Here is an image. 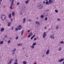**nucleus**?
Listing matches in <instances>:
<instances>
[{
    "label": "nucleus",
    "mask_w": 64,
    "mask_h": 64,
    "mask_svg": "<svg viewBox=\"0 0 64 64\" xmlns=\"http://www.w3.org/2000/svg\"><path fill=\"white\" fill-rule=\"evenodd\" d=\"M37 6L38 9H39L40 10L42 9L43 8V6L42 4H38Z\"/></svg>",
    "instance_id": "nucleus-1"
},
{
    "label": "nucleus",
    "mask_w": 64,
    "mask_h": 64,
    "mask_svg": "<svg viewBox=\"0 0 64 64\" xmlns=\"http://www.w3.org/2000/svg\"><path fill=\"white\" fill-rule=\"evenodd\" d=\"M14 0H12V1L11 5L10 6V9H11V10H12V9H13V7H12V6H13V3H14Z\"/></svg>",
    "instance_id": "nucleus-2"
},
{
    "label": "nucleus",
    "mask_w": 64,
    "mask_h": 64,
    "mask_svg": "<svg viewBox=\"0 0 64 64\" xmlns=\"http://www.w3.org/2000/svg\"><path fill=\"white\" fill-rule=\"evenodd\" d=\"M1 19L2 20H4L5 18V15H2L1 16Z\"/></svg>",
    "instance_id": "nucleus-3"
},
{
    "label": "nucleus",
    "mask_w": 64,
    "mask_h": 64,
    "mask_svg": "<svg viewBox=\"0 0 64 64\" xmlns=\"http://www.w3.org/2000/svg\"><path fill=\"white\" fill-rule=\"evenodd\" d=\"M46 32H44V33L42 36L43 38H45V37L47 36V34H46Z\"/></svg>",
    "instance_id": "nucleus-4"
},
{
    "label": "nucleus",
    "mask_w": 64,
    "mask_h": 64,
    "mask_svg": "<svg viewBox=\"0 0 64 64\" xmlns=\"http://www.w3.org/2000/svg\"><path fill=\"white\" fill-rule=\"evenodd\" d=\"M18 30H21V29H22V26L20 25L18 27Z\"/></svg>",
    "instance_id": "nucleus-5"
},
{
    "label": "nucleus",
    "mask_w": 64,
    "mask_h": 64,
    "mask_svg": "<svg viewBox=\"0 0 64 64\" xmlns=\"http://www.w3.org/2000/svg\"><path fill=\"white\" fill-rule=\"evenodd\" d=\"M54 36V34H52L50 36V38H52V39H54V37H55L54 36Z\"/></svg>",
    "instance_id": "nucleus-6"
},
{
    "label": "nucleus",
    "mask_w": 64,
    "mask_h": 64,
    "mask_svg": "<svg viewBox=\"0 0 64 64\" xmlns=\"http://www.w3.org/2000/svg\"><path fill=\"white\" fill-rule=\"evenodd\" d=\"M64 59L63 58H62L60 59V60H58V62H62L64 60Z\"/></svg>",
    "instance_id": "nucleus-7"
},
{
    "label": "nucleus",
    "mask_w": 64,
    "mask_h": 64,
    "mask_svg": "<svg viewBox=\"0 0 64 64\" xmlns=\"http://www.w3.org/2000/svg\"><path fill=\"white\" fill-rule=\"evenodd\" d=\"M14 60V58H12V59H11L10 60V64H11V63H12V61H13Z\"/></svg>",
    "instance_id": "nucleus-8"
},
{
    "label": "nucleus",
    "mask_w": 64,
    "mask_h": 64,
    "mask_svg": "<svg viewBox=\"0 0 64 64\" xmlns=\"http://www.w3.org/2000/svg\"><path fill=\"white\" fill-rule=\"evenodd\" d=\"M36 24H37L38 25H40V22L37 21H36Z\"/></svg>",
    "instance_id": "nucleus-9"
},
{
    "label": "nucleus",
    "mask_w": 64,
    "mask_h": 64,
    "mask_svg": "<svg viewBox=\"0 0 64 64\" xmlns=\"http://www.w3.org/2000/svg\"><path fill=\"white\" fill-rule=\"evenodd\" d=\"M49 50H48L46 52V55H48V54H49Z\"/></svg>",
    "instance_id": "nucleus-10"
},
{
    "label": "nucleus",
    "mask_w": 64,
    "mask_h": 64,
    "mask_svg": "<svg viewBox=\"0 0 64 64\" xmlns=\"http://www.w3.org/2000/svg\"><path fill=\"white\" fill-rule=\"evenodd\" d=\"M4 28H2L1 29L0 31L1 32H3V31H4Z\"/></svg>",
    "instance_id": "nucleus-11"
},
{
    "label": "nucleus",
    "mask_w": 64,
    "mask_h": 64,
    "mask_svg": "<svg viewBox=\"0 0 64 64\" xmlns=\"http://www.w3.org/2000/svg\"><path fill=\"white\" fill-rule=\"evenodd\" d=\"M8 26H10L11 25V24L10 22H8Z\"/></svg>",
    "instance_id": "nucleus-12"
},
{
    "label": "nucleus",
    "mask_w": 64,
    "mask_h": 64,
    "mask_svg": "<svg viewBox=\"0 0 64 64\" xmlns=\"http://www.w3.org/2000/svg\"><path fill=\"white\" fill-rule=\"evenodd\" d=\"M23 23H25V21L26 20V18H24L23 19Z\"/></svg>",
    "instance_id": "nucleus-13"
},
{
    "label": "nucleus",
    "mask_w": 64,
    "mask_h": 64,
    "mask_svg": "<svg viewBox=\"0 0 64 64\" xmlns=\"http://www.w3.org/2000/svg\"><path fill=\"white\" fill-rule=\"evenodd\" d=\"M16 50V48H14V49L13 50H12V52H15V51Z\"/></svg>",
    "instance_id": "nucleus-14"
},
{
    "label": "nucleus",
    "mask_w": 64,
    "mask_h": 64,
    "mask_svg": "<svg viewBox=\"0 0 64 64\" xmlns=\"http://www.w3.org/2000/svg\"><path fill=\"white\" fill-rule=\"evenodd\" d=\"M12 15L13 16H14L15 15V12H12Z\"/></svg>",
    "instance_id": "nucleus-15"
},
{
    "label": "nucleus",
    "mask_w": 64,
    "mask_h": 64,
    "mask_svg": "<svg viewBox=\"0 0 64 64\" xmlns=\"http://www.w3.org/2000/svg\"><path fill=\"white\" fill-rule=\"evenodd\" d=\"M3 44V41H2L1 42V40H0V45Z\"/></svg>",
    "instance_id": "nucleus-16"
},
{
    "label": "nucleus",
    "mask_w": 64,
    "mask_h": 64,
    "mask_svg": "<svg viewBox=\"0 0 64 64\" xmlns=\"http://www.w3.org/2000/svg\"><path fill=\"white\" fill-rule=\"evenodd\" d=\"M22 63L24 64H26L27 63V62L26 61H24Z\"/></svg>",
    "instance_id": "nucleus-17"
},
{
    "label": "nucleus",
    "mask_w": 64,
    "mask_h": 64,
    "mask_svg": "<svg viewBox=\"0 0 64 64\" xmlns=\"http://www.w3.org/2000/svg\"><path fill=\"white\" fill-rule=\"evenodd\" d=\"M35 35H34V36H33L30 38L31 39V40H32V39L34 38V37H35Z\"/></svg>",
    "instance_id": "nucleus-18"
},
{
    "label": "nucleus",
    "mask_w": 64,
    "mask_h": 64,
    "mask_svg": "<svg viewBox=\"0 0 64 64\" xmlns=\"http://www.w3.org/2000/svg\"><path fill=\"white\" fill-rule=\"evenodd\" d=\"M29 1H30V0H28L26 1L25 2L26 4H28V2Z\"/></svg>",
    "instance_id": "nucleus-19"
},
{
    "label": "nucleus",
    "mask_w": 64,
    "mask_h": 64,
    "mask_svg": "<svg viewBox=\"0 0 64 64\" xmlns=\"http://www.w3.org/2000/svg\"><path fill=\"white\" fill-rule=\"evenodd\" d=\"M8 17L10 18H11V14H10L9 15Z\"/></svg>",
    "instance_id": "nucleus-20"
},
{
    "label": "nucleus",
    "mask_w": 64,
    "mask_h": 64,
    "mask_svg": "<svg viewBox=\"0 0 64 64\" xmlns=\"http://www.w3.org/2000/svg\"><path fill=\"white\" fill-rule=\"evenodd\" d=\"M46 5H47L48 4V5H49V3L48 2V1H46Z\"/></svg>",
    "instance_id": "nucleus-21"
},
{
    "label": "nucleus",
    "mask_w": 64,
    "mask_h": 64,
    "mask_svg": "<svg viewBox=\"0 0 64 64\" xmlns=\"http://www.w3.org/2000/svg\"><path fill=\"white\" fill-rule=\"evenodd\" d=\"M36 45V42L33 43L32 44V45L34 46Z\"/></svg>",
    "instance_id": "nucleus-22"
},
{
    "label": "nucleus",
    "mask_w": 64,
    "mask_h": 64,
    "mask_svg": "<svg viewBox=\"0 0 64 64\" xmlns=\"http://www.w3.org/2000/svg\"><path fill=\"white\" fill-rule=\"evenodd\" d=\"M20 45H21V46H22V44H20V43H19V44H18V46H20Z\"/></svg>",
    "instance_id": "nucleus-23"
},
{
    "label": "nucleus",
    "mask_w": 64,
    "mask_h": 64,
    "mask_svg": "<svg viewBox=\"0 0 64 64\" xmlns=\"http://www.w3.org/2000/svg\"><path fill=\"white\" fill-rule=\"evenodd\" d=\"M24 32V31L23 30H22V32L21 33V35L22 36L23 35V33Z\"/></svg>",
    "instance_id": "nucleus-24"
},
{
    "label": "nucleus",
    "mask_w": 64,
    "mask_h": 64,
    "mask_svg": "<svg viewBox=\"0 0 64 64\" xmlns=\"http://www.w3.org/2000/svg\"><path fill=\"white\" fill-rule=\"evenodd\" d=\"M18 27H17V28H15V31H18Z\"/></svg>",
    "instance_id": "nucleus-25"
},
{
    "label": "nucleus",
    "mask_w": 64,
    "mask_h": 64,
    "mask_svg": "<svg viewBox=\"0 0 64 64\" xmlns=\"http://www.w3.org/2000/svg\"><path fill=\"white\" fill-rule=\"evenodd\" d=\"M40 18H44V16L43 15H42L40 16Z\"/></svg>",
    "instance_id": "nucleus-26"
},
{
    "label": "nucleus",
    "mask_w": 64,
    "mask_h": 64,
    "mask_svg": "<svg viewBox=\"0 0 64 64\" xmlns=\"http://www.w3.org/2000/svg\"><path fill=\"white\" fill-rule=\"evenodd\" d=\"M30 47H31V48H34V46L32 45V46H30Z\"/></svg>",
    "instance_id": "nucleus-27"
},
{
    "label": "nucleus",
    "mask_w": 64,
    "mask_h": 64,
    "mask_svg": "<svg viewBox=\"0 0 64 64\" xmlns=\"http://www.w3.org/2000/svg\"><path fill=\"white\" fill-rule=\"evenodd\" d=\"M27 21H29V22H31V19H30L29 20H27Z\"/></svg>",
    "instance_id": "nucleus-28"
},
{
    "label": "nucleus",
    "mask_w": 64,
    "mask_h": 64,
    "mask_svg": "<svg viewBox=\"0 0 64 64\" xmlns=\"http://www.w3.org/2000/svg\"><path fill=\"white\" fill-rule=\"evenodd\" d=\"M58 28H59V26H57L56 27V30H57V29H58Z\"/></svg>",
    "instance_id": "nucleus-29"
},
{
    "label": "nucleus",
    "mask_w": 64,
    "mask_h": 64,
    "mask_svg": "<svg viewBox=\"0 0 64 64\" xmlns=\"http://www.w3.org/2000/svg\"><path fill=\"white\" fill-rule=\"evenodd\" d=\"M48 1L49 3H51V1H52V0H49Z\"/></svg>",
    "instance_id": "nucleus-30"
},
{
    "label": "nucleus",
    "mask_w": 64,
    "mask_h": 64,
    "mask_svg": "<svg viewBox=\"0 0 64 64\" xmlns=\"http://www.w3.org/2000/svg\"><path fill=\"white\" fill-rule=\"evenodd\" d=\"M19 4H20V3H19V2H17V3L16 4L17 6H18V5H19Z\"/></svg>",
    "instance_id": "nucleus-31"
},
{
    "label": "nucleus",
    "mask_w": 64,
    "mask_h": 64,
    "mask_svg": "<svg viewBox=\"0 0 64 64\" xmlns=\"http://www.w3.org/2000/svg\"><path fill=\"white\" fill-rule=\"evenodd\" d=\"M10 43V40H9L8 42V44H9Z\"/></svg>",
    "instance_id": "nucleus-32"
},
{
    "label": "nucleus",
    "mask_w": 64,
    "mask_h": 64,
    "mask_svg": "<svg viewBox=\"0 0 64 64\" xmlns=\"http://www.w3.org/2000/svg\"><path fill=\"white\" fill-rule=\"evenodd\" d=\"M18 36H16V40H18Z\"/></svg>",
    "instance_id": "nucleus-33"
},
{
    "label": "nucleus",
    "mask_w": 64,
    "mask_h": 64,
    "mask_svg": "<svg viewBox=\"0 0 64 64\" xmlns=\"http://www.w3.org/2000/svg\"><path fill=\"white\" fill-rule=\"evenodd\" d=\"M45 20H46V21H47V17H46L45 18Z\"/></svg>",
    "instance_id": "nucleus-34"
},
{
    "label": "nucleus",
    "mask_w": 64,
    "mask_h": 64,
    "mask_svg": "<svg viewBox=\"0 0 64 64\" xmlns=\"http://www.w3.org/2000/svg\"><path fill=\"white\" fill-rule=\"evenodd\" d=\"M58 50L59 51H60V50H61V48L60 47L59 48Z\"/></svg>",
    "instance_id": "nucleus-35"
},
{
    "label": "nucleus",
    "mask_w": 64,
    "mask_h": 64,
    "mask_svg": "<svg viewBox=\"0 0 64 64\" xmlns=\"http://www.w3.org/2000/svg\"><path fill=\"white\" fill-rule=\"evenodd\" d=\"M55 12H56V13H57L58 12V10H55Z\"/></svg>",
    "instance_id": "nucleus-36"
},
{
    "label": "nucleus",
    "mask_w": 64,
    "mask_h": 64,
    "mask_svg": "<svg viewBox=\"0 0 64 64\" xmlns=\"http://www.w3.org/2000/svg\"><path fill=\"white\" fill-rule=\"evenodd\" d=\"M57 20L58 21H60V18H58Z\"/></svg>",
    "instance_id": "nucleus-37"
},
{
    "label": "nucleus",
    "mask_w": 64,
    "mask_h": 64,
    "mask_svg": "<svg viewBox=\"0 0 64 64\" xmlns=\"http://www.w3.org/2000/svg\"><path fill=\"white\" fill-rule=\"evenodd\" d=\"M60 43H61L62 44H63V41L60 42Z\"/></svg>",
    "instance_id": "nucleus-38"
},
{
    "label": "nucleus",
    "mask_w": 64,
    "mask_h": 64,
    "mask_svg": "<svg viewBox=\"0 0 64 64\" xmlns=\"http://www.w3.org/2000/svg\"><path fill=\"white\" fill-rule=\"evenodd\" d=\"M30 36H32V33H30Z\"/></svg>",
    "instance_id": "nucleus-39"
},
{
    "label": "nucleus",
    "mask_w": 64,
    "mask_h": 64,
    "mask_svg": "<svg viewBox=\"0 0 64 64\" xmlns=\"http://www.w3.org/2000/svg\"><path fill=\"white\" fill-rule=\"evenodd\" d=\"M14 64H18V63L16 62H15L14 63Z\"/></svg>",
    "instance_id": "nucleus-40"
},
{
    "label": "nucleus",
    "mask_w": 64,
    "mask_h": 64,
    "mask_svg": "<svg viewBox=\"0 0 64 64\" xmlns=\"http://www.w3.org/2000/svg\"><path fill=\"white\" fill-rule=\"evenodd\" d=\"M4 37H5V38H7V36H4Z\"/></svg>",
    "instance_id": "nucleus-41"
},
{
    "label": "nucleus",
    "mask_w": 64,
    "mask_h": 64,
    "mask_svg": "<svg viewBox=\"0 0 64 64\" xmlns=\"http://www.w3.org/2000/svg\"><path fill=\"white\" fill-rule=\"evenodd\" d=\"M15 62H17V59H16L15 60Z\"/></svg>",
    "instance_id": "nucleus-42"
},
{
    "label": "nucleus",
    "mask_w": 64,
    "mask_h": 64,
    "mask_svg": "<svg viewBox=\"0 0 64 64\" xmlns=\"http://www.w3.org/2000/svg\"><path fill=\"white\" fill-rule=\"evenodd\" d=\"M12 55H14V54H15V52H13L12 53Z\"/></svg>",
    "instance_id": "nucleus-43"
},
{
    "label": "nucleus",
    "mask_w": 64,
    "mask_h": 64,
    "mask_svg": "<svg viewBox=\"0 0 64 64\" xmlns=\"http://www.w3.org/2000/svg\"><path fill=\"white\" fill-rule=\"evenodd\" d=\"M53 2H54V0L50 2V4L52 3Z\"/></svg>",
    "instance_id": "nucleus-44"
},
{
    "label": "nucleus",
    "mask_w": 64,
    "mask_h": 64,
    "mask_svg": "<svg viewBox=\"0 0 64 64\" xmlns=\"http://www.w3.org/2000/svg\"><path fill=\"white\" fill-rule=\"evenodd\" d=\"M34 41H35V40H36V38H34Z\"/></svg>",
    "instance_id": "nucleus-45"
},
{
    "label": "nucleus",
    "mask_w": 64,
    "mask_h": 64,
    "mask_svg": "<svg viewBox=\"0 0 64 64\" xmlns=\"http://www.w3.org/2000/svg\"><path fill=\"white\" fill-rule=\"evenodd\" d=\"M44 56H45V55L44 54H43L42 56V57L43 58H44Z\"/></svg>",
    "instance_id": "nucleus-46"
},
{
    "label": "nucleus",
    "mask_w": 64,
    "mask_h": 64,
    "mask_svg": "<svg viewBox=\"0 0 64 64\" xmlns=\"http://www.w3.org/2000/svg\"><path fill=\"white\" fill-rule=\"evenodd\" d=\"M28 37H30V36H31L30 35H29L28 36Z\"/></svg>",
    "instance_id": "nucleus-47"
},
{
    "label": "nucleus",
    "mask_w": 64,
    "mask_h": 64,
    "mask_svg": "<svg viewBox=\"0 0 64 64\" xmlns=\"http://www.w3.org/2000/svg\"><path fill=\"white\" fill-rule=\"evenodd\" d=\"M46 28H47V27L45 26V28H44V29H46Z\"/></svg>",
    "instance_id": "nucleus-48"
},
{
    "label": "nucleus",
    "mask_w": 64,
    "mask_h": 64,
    "mask_svg": "<svg viewBox=\"0 0 64 64\" xmlns=\"http://www.w3.org/2000/svg\"><path fill=\"white\" fill-rule=\"evenodd\" d=\"M49 9L47 10H46V11H49Z\"/></svg>",
    "instance_id": "nucleus-49"
},
{
    "label": "nucleus",
    "mask_w": 64,
    "mask_h": 64,
    "mask_svg": "<svg viewBox=\"0 0 64 64\" xmlns=\"http://www.w3.org/2000/svg\"><path fill=\"white\" fill-rule=\"evenodd\" d=\"M13 28H13V27H12V29H11V30H13Z\"/></svg>",
    "instance_id": "nucleus-50"
},
{
    "label": "nucleus",
    "mask_w": 64,
    "mask_h": 64,
    "mask_svg": "<svg viewBox=\"0 0 64 64\" xmlns=\"http://www.w3.org/2000/svg\"><path fill=\"white\" fill-rule=\"evenodd\" d=\"M1 5V2H0V6Z\"/></svg>",
    "instance_id": "nucleus-51"
},
{
    "label": "nucleus",
    "mask_w": 64,
    "mask_h": 64,
    "mask_svg": "<svg viewBox=\"0 0 64 64\" xmlns=\"http://www.w3.org/2000/svg\"><path fill=\"white\" fill-rule=\"evenodd\" d=\"M44 4H45V1L44 2Z\"/></svg>",
    "instance_id": "nucleus-52"
},
{
    "label": "nucleus",
    "mask_w": 64,
    "mask_h": 64,
    "mask_svg": "<svg viewBox=\"0 0 64 64\" xmlns=\"http://www.w3.org/2000/svg\"><path fill=\"white\" fill-rule=\"evenodd\" d=\"M11 20L12 21H13V19L12 18H11Z\"/></svg>",
    "instance_id": "nucleus-53"
},
{
    "label": "nucleus",
    "mask_w": 64,
    "mask_h": 64,
    "mask_svg": "<svg viewBox=\"0 0 64 64\" xmlns=\"http://www.w3.org/2000/svg\"><path fill=\"white\" fill-rule=\"evenodd\" d=\"M30 30H28V32H30Z\"/></svg>",
    "instance_id": "nucleus-54"
},
{
    "label": "nucleus",
    "mask_w": 64,
    "mask_h": 64,
    "mask_svg": "<svg viewBox=\"0 0 64 64\" xmlns=\"http://www.w3.org/2000/svg\"><path fill=\"white\" fill-rule=\"evenodd\" d=\"M36 38H37V39H38V37L37 36L36 37Z\"/></svg>",
    "instance_id": "nucleus-55"
},
{
    "label": "nucleus",
    "mask_w": 64,
    "mask_h": 64,
    "mask_svg": "<svg viewBox=\"0 0 64 64\" xmlns=\"http://www.w3.org/2000/svg\"><path fill=\"white\" fill-rule=\"evenodd\" d=\"M10 64V63H9V62L7 64Z\"/></svg>",
    "instance_id": "nucleus-56"
},
{
    "label": "nucleus",
    "mask_w": 64,
    "mask_h": 64,
    "mask_svg": "<svg viewBox=\"0 0 64 64\" xmlns=\"http://www.w3.org/2000/svg\"><path fill=\"white\" fill-rule=\"evenodd\" d=\"M45 1H48V0H44Z\"/></svg>",
    "instance_id": "nucleus-57"
},
{
    "label": "nucleus",
    "mask_w": 64,
    "mask_h": 64,
    "mask_svg": "<svg viewBox=\"0 0 64 64\" xmlns=\"http://www.w3.org/2000/svg\"><path fill=\"white\" fill-rule=\"evenodd\" d=\"M11 0H10V2H11Z\"/></svg>",
    "instance_id": "nucleus-58"
},
{
    "label": "nucleus",
    "mask_w": 64,
    "mask_h": 64,
    "mask_svg": "<svg viewBox=\"0 0 64 64\" xmlns=\"http://www.w3.org/2000/svg\"><path fill=\"white\" fill-rule=\"evenodd\" d=\"M63 64H64V62H63Z\"/></svg>",
    "instance_id": "nucleus-59"
},
{
    "label": "nucleus",
    "mask_w": 64,
    "mask_h": 64,
    "mask_svg": "<svg viewBox=\"0 0 64 64\" xmlns=\"http://www.w3.org/2000/svg\"><path fill=\"white\" fill-rule=\"evenodd\" d=\"M0 1L2 2V0H0Z\"/></svg>",
    "instance_id": "nucleus-60"
},
{
    "label": "nucleus",
    "mask_w": 64,
    "mask_h": 64,
    "mask_svg": "<svg viewBox=\"0 0 64 64\" xmlns=\"http://www.w3.org/2000/svg\"><path fill=\"white\" fill-rule=\"evenodd\" d=\"M49 30H50V28H49Z\"/></svg>",
    "instance_id": "nucleus-61"
},
{
    "label": "nucleus",
    "mask_w": 64,
    "mask_h": 64,
    "mask_svg": "<svg viewBox=\"0 0 64 64\" xmlns=\"http://www.w3.org/2000/svg\"><path fill=\"white\" fill-rule=\"evenodd\" d=\"M34 1H35L36 0H34Z\"/></svg>",
    "instance_id": "nucleus-62"
},
{
    "label": "nucleus",
    "mask_w": 64,
    "mask_h": 64,
    "mask_svg": "<svg viewBox=\"0 0 64 64\" xmlns=\"http://www.w3.org/2000/svg\"><path fill=\"white\" fill-rule=\"evenodd\" d=\"M26 57H28V56H26Z\"/></svg>",
    "instance_id": "nucleus-63"
},
{
    "label": "nucleus",
    "mask_w": 64,
    "mask_h": 64,
    "mask_svg": "<svg viewBox=\"0 0 64 64\" xmlns=\"http://www.w3.org/2000/svg\"><path fill=\"white\" fill-rule=\"evenodd\" d=\"M22 49H24V48H22Z\"/></svg>",
    "instance_id": "nucleus-64"
}]
</instances>
